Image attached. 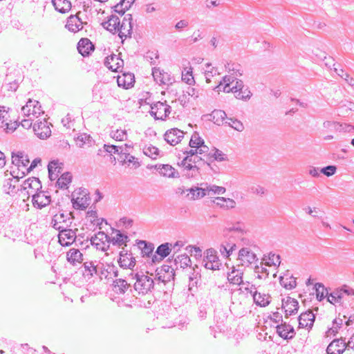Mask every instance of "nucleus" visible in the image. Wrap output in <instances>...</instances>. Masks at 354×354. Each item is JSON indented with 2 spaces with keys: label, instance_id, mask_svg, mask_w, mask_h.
<instances>
[{
  "label": "nucleus",
  "instance_id": "nucleus-1",
  "mask_svg": "<svg viewBox=\"0 0 354 354\" xmlns=\"http://www.w3.org/2000/svg\"><path fill=\"white\" fill-rule=\"evenodd\" d=\"M148 274H144L143 272H137L135 274L136 281L133 284V290H131L133 292V296L137 297V295H145L152 292V290L155 286V281Z\"/></svg>",
  "mask_w": 354,
  "mask_h": 354
},
{
  "label": "nucleus",
  "instance_id": "nucleus-2",
  "mask_svg": "<svg viewBox=\"0 0 354 354\" xmlns=\"http://www.w3.org/2000/svg\"><path fill=\"white\" fill-rule=\"evenodd\" d=\"M12 163L17 167V175H20L23 178L26 174H28V166L30 163V160L28 155L24 152L18 151L17 153H12Z\"/></svg>",
  "mask_w": 354,
  "mask_h": 354
},
{
  "label": "nucleus",
  "instance_id": "nucleus-3",
  "mask_svg": "<svg viewBox=\"0 0 354 354\" xmlns=\"http://www.w3.org/2000/svg\"><path fill=\"white\" fill-rule=\"evenodd\" d=\"M118 36L124 43L127 38H131L133 33V17L131 14H127L124 16L122 21H120L118 26Z\"/></svg>",
  "mask_w": 354,
  "mask_h": 354
},
{
  "label": "nucleus",
  "instance_id": "nucleus-4",
  "mask_svg": "<svg viewBox=\"0 0 354 354\" xmlns=\"http://www.w3.org/2000/svg\"><path fill=\"white\" fill-rule=\"evenodd\" d=\"M171 111V107L165 101V102H157L151 104L149 113L155 120H165Z\"/></svg>",
  "mask_w": 354,
  "mask_h": 354
},
{
  "label": "nucleus",
  "instance_id": "nucleus-5",
  "mask_svg": "<svg viewBox=\"0 0 354 354\" xmlns=\"http://www.w3.org/2000/svg\"><path fill=\"white\" fill-rule=\"evenodd\" d=\"M50 224L53 228L58 231L70 227L72 224L71 214L60 212L54 215Z\"/></svg>",
  "mask_w": 354,
  "mask_h": 354
},
{
  "label": "nucleus",
  "instance_id": "nucleus-6",
  "mask_svg": "<svg viewBox=\"0 0 354 354\" xmlns=\"http://www.w3.org/2000/svg\"><path fill=\"white\" fill-rule=\"evenodd\" d=\"M72 203L75 209H84L89 205V197L86 189H80L72 194Z\"/></svg>",
  "mask_w": 354,
  "mask_h": 354
},
{
  "label": "nucleus",
  "instance_id": "nucleus-7",
  "mask_svg": "<svg viewBox=\"0 0 354 354\" xmlns=\"http://www.w3.org/2000/svg\"><path fill=\"white\" fill-rule=\"evenodd\" d=\"M231 92L234 93L236 99L247 101L250 99L252 93L248 86H245L241 80H236L235 84L232 86Z\"/></svg>",
  "mask_w": 354,
  "mask_h": 354
},
{
  "label": "nucleus",
  "instance_id": "nucleus-8",
  "mask_svg": "<svg viewBox=\"0 0 354 354\" xmlns=\"http://www.w3.org/2000/svg\"><path fill=\"white\" fill-rule=\"evenodd\" d=\"M111 237L104 232H99L91 238V243L97 250L106 251L109 247Z\"/></svg>",
  "mask_w": 354,
  "mask_h": 354
},
{
  "label": "nucleus",
  "instance_id": "nucleus-9",
  "mask_svg": "<svg viewBox=\"0 0 354 354\" xmlns=\"http://www.w3.org/2000/svg\"><path fill=\"white\" fill-rule=\"evenodd\" d=\"M32 198V205L40 209L48 205L51 201L50 196L43 191L35 192Z\"/></svg>",
  "mask_w": 354,
  "mask_h": 354
},
{
  "label": "nucleus",
  "instance_id": "nucleus-10",
  "mask_svg": "<svg viewBox=\"0 0 354 354\" xmlns=\"http://www.w3.org/2000/svg\"><path fill=\"white\" fill-rule=\"evenodd\" d=\"M152 75L154 81L159 85L169 86L174 82L173 77L169 73L161 71L160 68H153Z\"/></svg>",
  "mask_w": 354,
  "mask_h": 354
},
{
  "label": "nucleus",
  "instance_id": "nucleus-11",
  "mask_svg": "<svg viewBox=\"0 0 354 354\" xmlns=\"http://www.w3.org/2000/svg\"><path fill=\"white\" fill-rule=\"evenodd\" d=\"M38 101L29 100L26 104L21 108L22 113L27 117L32 115L37 118L42 113L41 106H38Z\"/></svg>",
  "mask_w": 354,
  "mask_h": 354
},
{
  "label": "nucleus",
  "instance_id": "nucleus-12",
  "mask_svg": "<svg viewBox=\"0 0 354 354\" xmlns=\"http://www.w3.org/2000/svg\"><path fill=\"white\" fill-rule=\"evenodd\" d=\"M347 348L345 339H335L333 340L326 348L327 354H342Z\"/></svg>",
  "mask_w": 354,
  "mask_h": 354
},
{
  "label": "nucleus",
  "instance_id": "nucleus-13",
  "mask_svg": "<svg viewBox=\"0 0 354 354\" xmlns=\"http://www.w3.org/2000/svg\"><path fill=\"white\" fill-rule=\"evenodd\" d=\"M15 174V171H12L10 174L12 175V178L6 180L3 184L4 191L10 195L17 193V192L19 190L17 184L19 178L21 177H20V175H17Z\"/></svg>",
  "mask_w": 354,
  "mask_h": 354
},
{
  "label": "nucleus",
  "instance_id": "nucleus-14",
  "mask_svg": "<svg viewBox=\"0 0 354 354\" xmlns=\"http://www.w3.org/2000/svg\"><path fill=\"white\" fill-rule=\"evenodd\" d=\"M59 242L63 246H68L72 244L76 238V233L69 227L59 231Z\"/></svg>",
  "mask_w": 354,
  "mask_h": 354
},
{
  "label": "nucleus",
  "instance_id": "nucleus-15",
  "mask_svg": "<svg viewBox=\"0 0 354 354\" xmlns=\"http://www.w3.org/2000/svg\"><path fill=\"white\" fill-rule=\"evenodd\" d=\"M183 137L184 132L176 128L168 130L165 133V140L172 146L178 144Z\"/></svg>",
  "mask_w": 354,
  "mask_h": 354
},
{
  "label": "nucleus",
  "instance_id": "nucleus-16",
  "mask_svg": "<svg viewBox=\"0 0 354 354\" xmlns=\"http://www.w3.org/2000/svg\"><path fill=\"white\" fill-rule=\"evenodd\" d=\"M154 168L162 176L172 178L180 177L178 171L170 165L158 164L154 166Z\"/></svg>",
  "mask_w": 354,
  "mask_h": 354
},
{
  "label": "nucleus",
  "instance_id": "nucleus-17",
  "mask_svg": "<svg viewBox=\"0 0 354 354\" xmlns=\"http://www.w3.org/2000/svg\"><path fill=\"white\" fill-rule=\"evenodd\" d=\"M21 189L27 190L28 197L41 188V183L37 178H29L21 186Z\"/></svg>",
  "mask_w": 354,
  "mask_h": 354
},
{
  "label": "nucleus",
  "instance_id": "nucleus-18",
  "mask_svg": "<svg viewBox=\"0 0 354 354\" xmlns=\"http://www.w3.org/2000/svg\"><path fill=\"white\" fill-rule=\"evenodd\" d=\"M239 259L241 261L242 266H246L251 265L258 260L254 253L248 248H245L239 250Z\"/></svg>",
  "mask_w": 354,
  "mask_h": 354
},
{
  "label": "nucleus",
  "instance_id": "nucleus-19",
  "mask_svg": "<svg viewBox=\"0 0 354 354\" xmlns=\"http://www.w3.org/2000/svg\"><path fill=\"white\" fill-rule=\"evenodd\" d=\"M33 131L40 139H46L50 136L51 130L46 122H39L33 124Z\"/></svg>",
  "mask_w": 354,
  "mask_h": 354
},
{
  "label": "nucleus",
  "instance_id": "nucleus-20",
  "mask_svg": "<svg viewBox=\"0 0 354 354\" xmlns=\"http://www.w3.org/2000/svg\"><path fill=\"white\" fill-rule=\"evenodd\" d=\"M123 60L118 55L112 54L106 57L104 65L112 71L118 72L123 66Z\"/></svg>",
  "mask_w": 354,
  "mask_h": 354
},
{
  "label": "nucleus",
  "instance_id": "nucleus-21",
  "mask_svg": "<svg viewBox=\"0 0 354 354\" xmlns=\"http://www.w3.org/2000/svg\"><path fill=\"white\" fill-rule=\"evenodd\" d=\"M172 243H165L160 245L156 251V254L159 255L160 257H157L156 254L152 257V262L156 263L160 262L164 258L167 257L171 251Z\"/></svg>",
  "mask_w": 354,
  "mask_h": 354
},
{
  "label": "nucleus",
  "instance_id": "nucleus-22",
  "mask_svg": "<svg viewBox=\"0 0 354 354\" xmlns=\"http://www.w3.org/2000/svg\"><path fill=\"white\" fill-rule=\"evenodd\" d=\"M277 333L284 339H291L295 337V332L293 326L286 322L277 326Z\"/></svg>",
  "mask_w": 354,
  "mask_h": 354
},
{
  "label": "nucleus",
  "instance_id": "nucleus-23",
  "mask_svg": "<svg viewBox=\"0 0 354 354\" xmlns=\"http://www.w3.org/2000/svg\"><path fill=\"white\" fill-rule=\"evenodd\" d=\"M282 307L285 310L286 316L288 317L297 313L299 303L295 299L288 297L286 301L283 299Z\"/></svg>",
  "mask_w": 354,
  "mask_h": 354
},
{
  "label": "nucleus",
  "instance_id": "nucleus-24",
  "mask_svg": "<svg viewBox=\"0 0 354 354\" xmlns=\"http://www.w3.org/2000/svg\"><path fill=\"white\" fill-rule=\"evenodd\" d=\"M118 263L121 268L132 269L136 265V259L131 254H127V252L121 251Z\"/></svg>",
  "mask_w": 354,
  "mask_h": 354
},
{
  "label": "nucleus",
  "instance_id": "nucleus-25",
  "mask_svg": "<svg viewBox=\"0 0 354 354\" xmlns=\"http://www.w3.org/2000/svg\"><path fill=\"white\" fill-rule=\"evenodd\" d=\"M158 274L159 275L158 277L159 282L167 283L174 279V269L170 266L163 265Z\"/></svg>",
  "mask_w": 354,
  "mask_h": 354
},
{
  "label": "nucleus",
  "instance_id": "nucleus-26",
  "mask_svg": "<svg viewBox=\"0 0 354 354\" xmlns=\"http://www.w3.org/2000/svg\"><path fill=\"white\" fill-rule=\"evenodd\" d=\"M315 322V315L310 312L308 311L301 313L299 317V327L311 328Z\"/></svg>",
  "mask_w": 354,
  "mask_h": 354
},
{
  "label": "nucleus",
  "instance_id": "nucleus-27",
  "mask_svg": "<svg viewBox=\"0 0 354 354\" xmlns=\"http://www.w3.org/2000/svg\"><path fill=\"white\" fill-rule=\"evenodd\" d=\"M95 49L92 42L87 38H82L77 44V50L84 57L89 55L91 51Z\"/></svg>",
  "mask_w": 354,
  "mask_h": 354
},
{
  "label": "nucleus",
  "instance_id": "nucleus-28",
  "mask_svg": "<svg viewBox=\"0 0 354 354\" xmlns=\"http://www.w3.org/2000/svg\"><path fill=\"white\" fill-rule=\"evenodd\" d=\"M120 21V18L118 16L111 15L108 17L107 21L102 23V26L110 32L114 34L118 30Z\"/></svg>",
  "mask_w": 354,
  "mask_h": 354
},
{
  "label": "nucleus",
  "instance_id": "nucleus-29",
  "mask_svg": "<svg viewBox=\"0 0 354 354\" xmlns=\"http://www.w3.org/2000/svg\"><path fill=\"white\" fill-rule=\"evenodd\" d=\"M82 21L77 15H71L67 19L66 28L71 32H76L82 29Z\"/></svg>",
  "mask_w": 354,
  "mask_h": 354
},
{
  "label": "nucleus",
  "instance_id": "nucleus-30",
  "mask_svg": "<svg viewBox=\"0 0 354 354\" xmlns=\"http://www.w3.org/2000/svg\"><path fill=\"white\" fill-rule=\"evenodd\" d=\"M113 233L114 236L111 238L110 242L118 246L127 245V242L129 241V238L127 235L122 233L118 230H114Z\"/></svg>",
  "mask_w": 354,
  "mask_h": 354
},
{
  "label": "nucleus",
  "instance_id": "nucleus-31",
  "mask_svg": "<svg viewBox=\"0 0 354 354\" xmlns=\"http://www.w3.org/2000/svg\"><path fill=\"white\" fill-rule=\"evenodd\" d=\"M83 255L78 249L71 248L66 253L67 261L73 266H75L77 263H82Z\"/></svg>",
  "mask_w": 354,
  "mask_h": 354
},
{
  "label": "nucleus",
  "instance_id": "nucleus-32",
  "mask_svg": "<svg viewBox=\"0 0 354 354\" xmlns=\"http://www.w3.org/2000/svg\"><path fill=\"white\" fill-rule=\"evenodd\" d=\"M183 167L184 176L188 178H196L200 175V167L197 165L192 163L182 165Z\"/></svg>",
  "mask_w": 354,
  "mask_h": 354
},
{
  "label": "nucleus",
  "instance_id": "nucleus-33",
  "mask_svg": "<svg viewBox=\"0 0 354 354\" xmlns=\"http://www.w3.org/2000/svg\"><path fill=\"white\" fill-rule=\"evenodd\" d=\"M55 9L60 13H66L71 10V3L68 0H52Z\"/></svg>",
  "mask_w": 354,
  "mask_h": 354
},
{
  "label": "nucleus",
  "instance_id": "nucleus-34",
  "mask_svg": "<svg viewBox=\"0 0 354 354\" xmlns=\"http://www.w3.org/2000/svg\"><path fill=\"white\" fill-rule=\"evenodd\" d=\"M243 271L239 269H233L227 274V280L230 283L241 285L243 283Z\"/></svg>",
  "mask_w": 354,
  "mask_h": 354
},
{
  "label": "nucleus",
  "instance_id": "nucleus-35",
  "mask_svg": "<svg viewBox=\"0 0 354 354\" xmlns=\"http://www.w3.org/2000/svg\"><path fill=\"white\" fill-rule=\"evenodd\" d=\"M213 201L217 206L227 209L234 208L236 206V202L229 198L216 197Z\"/></svg>",
  "mask_w": 354,
  "mask_h": 354
},
{
  "label": "nucleus",
  "instance_id": "nucleus-36",
  "mask_svg": "<svg viewBox=\"0 0 354 354\" xmlns=\"http://www.w3.org/2000/svg\"><path fill=\"white\" fill-rule=\"evenodd\" d=\"M117 82L119 86L128 88L133 86V77L131 74H123L122 76L118 77Z\"/></svg>",
  "mask_w": 354,
  "mask_h": 354
},
{
  "label": "nucleus",
  "instance_id": "nucleus-37",
  "mask_svg": "<svg viewBox=\"0 0 354 354\" xmlns=\"http://www.w3.org/2000/svg\"><path fill=\"white\" fill-rule=\"evenodd\" d=\"M236 78H234L230 75H225L223 77V80L220 82V84L216 87L218 91H221V86L224 84L223 91L225 93H230L232 91L231 84L236 80Z\"/></svg>",
  "mask_w": 354,
  "mask_h": 354
},
{
  "label": "nucleus",
  "instance_id": "nucleus-38",
  "mask_svg": "<svg viewBox=\"0 0 354 354\" xmlns=\"http://www.w3.org/2000/svg\"><path fill=\"white\" fill-rule=\"evenodd\" d=\"M270 297L264 293L258 292L257 290L254 292L253 299L255 304L260 306H266L270 304Z\"/></svg>",
  "mask_w": 354,
  "mask_h": 354
},
{
  "label": "nucleus",
  "instance_id": "nucleus-39",
  "mask_svg": "<svg viewBox=\"0 0 354 354\" xmlns=\"http://www.w3.org/2000/svg\"><path fill=\"white\" fill-rule=\"evenodd\" d=\"M210 115L214 123L217 125L224 124L225 120L227 118L225 112L222 110H214Z\"/></svg>",
  "mask_w": 354,
  "mask_h": 354
},
{
  "label": "nucleus",
  "instance_id": "nucleus-40",
  "mask_svg": "<svg viewBox=\"0 0 354 354\" xmlns=\"http://www.w3.org/2000/svg\"><path fill=\"white\" fill-rule=\"evenodd\" d=\"M129 287L130 283L124 279H118L113 281L114 291L118 294H124Z\"/></svg>",
  "mask_w": 354,
  "mask_h": 354
},
{
  "label": "nucleus",
  "instance_id": "nucleus-41",
  "mask_svg": "<svg viewBox=\"0 0 354 354\" xmlns=\"http://www.w3.org/2000/svg\"><path fill=\"white\" fill-rule=\"evenodd\" d=\"M83 275L91 279L97 272L96 266L93 261H86L83 264Z\"/></svg>",
  "mask_w": 354,
  "mask_h": 354
},
{
  "label": "nucleus",
  "instance_id": "nucleus-42",
  "mask_svg": "<svg viewBox=\"0 0 354 354\" xmlns=\"http://www.w3.org/2000/svg\"><path fill=\"white\" fill-rule=\"evenodd\" d=\"M191 263V259L187 254L178 255L174 259V264L176 266V269L178 266L181 268H185L189 266Z\"/></svg>",
  "mask_w": 354,
  "mask_h": 354
},
{
  "label": "nucleus",
  "instance_id": "nucleus-43",
  "mask_svg": "<svg viewBox=\"0 0 354 354\" xmlns=\"http://www.w3.org/2000/svg\"><path fill=\"white\" fill-rule=\"evenodd\" d=\"M58 161H51L48 165V176L50 180H54L57 177V173L60 172L61 167L58 166Z\"/></svg>",
  "mask_w": 354,
  "mask_h": 354
},
{
  "label": "nucleus",
  "instance_id": "nucleus-44",
  "mask_svg": "<svg viewBox=\"0 0 354 354\" xmlns=\"http://www.w3.org/2000/svg\"><path fill=\"white\" fill-rule=\"evenodd\" d=\"M72 175L66 172L61 175V176L57 180V186L60 189H65L68 187V185L71 182Z\"/></svg>",
  "mask_w": 354,
  "mask_h": 354
},
{
  "label": "nucleus",
  "instance_id": "nucleus-45",
  "mask_svg": "<svg viewBox=\"0 0 354 354\" xmlns=\"http://www.w3.org/2000/svg\"><path fill=\"white\" fill-rule=\"evenodd\" d=\"M316 291V297L318 301H322L325 297L328 298V292L327 288L324 287L322 283H316L315 284Z\"/></svg>",
  "mask_w": 354,
  "mask_h": 354
},
{
  "label": "nucleus",
  "instance_id": "nucleus-46",
  "mask_svg": "<svg viewBox=\"0 0 354 354\" xmlns=\"http://www.w3.org/2000/svg\"><path fill=\"white\" fill-rule=\"evenodd\" d=\"M192 163L193 165H197L198 167L201 165L209 164L205 161V160L199 156V154H196L193 157L188 158H184L181 162L182 165H185V164Z\"/></svg>",
  "mask_w": 354,
  "mask_h": 354
},
{
  "label": "nucleus",
  "instance_id": "nucleus-47",
  "mask_svg": "<svg viewBox=\"0 0 354 354\" xmlns=\"http://www.w3.org/2000/svg\"><path fill=\"white\" fill-rule=\"evenodd\" d=\"M207 189L205 187H192L188 189L189 193L192 194L191 198L193 200H196L201 198L204 197L207 194Z\"/></svg>",
  "mask_w": 354,
  "mask_h": 354
},
{
  "label": "nucleus",
  "instance_id": "nucleus-48",
  "mask_svg": "<svg viewBox=\"0 0 354 354\" xmlns=\"http://www.w3.org/2000/svg\"><path fill=\"white\" fill-rule=\"evenodd\" d=\"M138 244L143 256L149 257L150 254H152L153 250L152 244L147 243L145 241H140Z\"/></svg>",
  "mask_w": 354,
  "mask_h": 354
},
{
  "label": "nucleus",
  "instance_id": "nucleus-49",
  "mask_svg": "<svg viewBox=\"0 0 354 354\" xmlns=\"http://www.w3.org/2000/svg\"><path fill=\"white\" fill-rule=\"evenodd\" d=\"M225 122L230 127L239 132L243 131L244 129V126L243 123L236 119L229 118H227V120Z\"/></svg>",
  "mask_w": 354,
  "mask_h": 354
},
{
  "label": "nucleus",
  "instance_id": "nucleus-50",
  "mask_svg": "<svg viewBox=\"0 0 354 354\" xmlns=\"http://www.w3.org/2000/svg\"><path fill=\"white\" fill-rule=\"evenodd\" d=\"M205 189H207V194L209 195L210 193L214 194H223L226 192V189L224 187H220L215 185H205Z\"/></svg>",
  "mask_w": 354,
  "mask_h": 354
},
{
  "label": "nucleus",
  "instance_id": "nucleus-51",
  "mask_svg": "<svg viewBox=\"0 0 354 354\" xmlns=\"http://www.w3.org/2000/svg\"><path fill=\"white\" fill-rule=\"evenodd\" d=\"M122 165L128 163L129 165L132 163L133 167L136 169L140 166L138 159L133 156L130 155V153H126V156L124 157L122 160L119 161Z\"/></svg>",
  "mask_w": 354,
  "mask_h": 354
},
{
  "label": "nucleus",
  "instance_id": "nucleus-52",
  "mask_svg": "<svg viewBox=\"0 0 354 354\" xmlns=\"http://www.w3.org/2000/svg\"><path fill=\"white\" fill-rule=\"evenodd\" d=\"M143 153L152 159H156L158 155L159 150L157 147L150 145L144 147Z\"/></svg>",
  "mask_w": 354,
  "mask_h": 354
},
{
  "label": "nucleus",
  "instance_id": "nucleus-53",
  "mask_svg": "<svg viewBox=\"0 0 354 354\" xmlns=\"http://www.w3.org/2000/svg\"><path fill=\"white\" fill-rule=\"evenodd\" d=\"M342 298V292L341 290H337L331 293H328V301L332 304H335L341 301Z\"/></svg>",
  "mask_w": 354,
  "mask_h": 354
},
{
  "label": "nucleus",
  "instance_id": "nucleus-54",
  "mask_svg": "<svg viewBox=\"0 0 354 354\" xmlns=\"http://www.w3.org/2000/svg\"><path fill=\"white\" fill-rule=\"evenodd\" d=\"M280 283L281 286H283L285 288L291 290L296 287L297 282L296 279L295 278L290 277V278H280Z\"/></svg>",
  "mask_w": 354,
  "mask_h": 354
},
{
  "label": "nucleus",
  "instance_id": "nucleus-55",
  "mask_svg": "<svg viewBox=\"0 0 354 354\" xmlns=\"http://www.w3.org/2000/svg\"><path fill=\"white\" fill-rule=\"evenodd\" d=\"M91 142L90 136L86 133L80 134L76 139V144L80 148L84 147L86 144L90 145Z\"/></svg>",
  "mask_w": 354,
  "mask_h": 354
},
{
  "label": "nucleus",
  "instance_id": "nucleus-56",
  "mask_svg": "<svg viewBox=\"0 0 354 354\" xmlns=\"http://www.w3.org/2000/svg\"><path fill=\"white\" fill-rule=\"evenodd\" d=\"M111 136L118 141L125 140L127 138V134L125 130L117 129L111 132Z\"/></svg>",
  "mask_w": 354,
  "mask_h": 354
},
{
  "label": "nucleus",
  "instance_id": "nucleus-57",
  "mask_svg": "<svg viewBox=\"0 0 354 354\" xmlns=\"http://www.w3.org/2000/svg\"><path fill=\"white\" fill-rule=\"evenodd\" d=\"M204 143V140L199 136L197 133H194L189 140V145L191 148H195L196 147H199Z\"/></svg>",
  "mask_w": 354,
  "mask_h": 354
},
{
  "label": "nucleus",
  "instance_id": "nucleus-58",
  "mask_svg": "<svg viewBox=\"0 0 354 354\" xmlns=\"http://www.w3.org/2000/svg\"><path fill=\"white\" fill-rule=\"evenodd\" d=\"M216 253V252L214 249L207 250L206 256L204 258V261H210L211 263H221Z\"/></svg>",
  "mask_w": 354,
  "mask_h": 354
},
{
  "label": "nucleus",
  "instance_id": "nucleus-59",
  "mask_svg": "<svg viewBox=\"0 0 354 354\" xmlns=\"http://www.w3.org/2000/svg\"><path fill=\"white\" fill-rule=\"evenodd\" d=\"M266 264L268 266H279L280 264V256L274 253H270L268 255V259L266 262Z\"/></svg>",
  "mask_w": 354,
  "mask_h": 354
},
{
  "label": "nucleus",
  "instance_id": "nucleus-60",
  "mask_svg": "<svg viewBox=\"0 0 354 354\" xmlns=\"http://www.w3.org/2000/svg\"><path fill=\"white\" fill-rule=\"evenodd\" d=\"M182 80L189 85L192 84L194 82V79L192 75V68H189V70L187 71L186 73H182Z\"/></svg>",
  "mask_w": 354,
  "mask_h": 354
},
{
  "label": "nucleus",
  "instance_id": "nucleus-61",
  "mask_svg": "<svg viewBox=\"0 0 354 354\" xmlns=\"http://www.w3.org/2000/svg\"><path fill=\"white\" fill-rule=\"evenodd\" d=\"M336 167L333 165H329L320 169V172L324 174L325 176L329 177L333 176L336 171Z\"/></svg>",
  "mask_w": 354,
  "mask_h": 354
},
{
  "label": "nucleus",
  "instance_id": "nucleus-62",
  "mask_svg": "<svg viewBox=\"0 0 354 354\" xmlns=\"http://www.w3.org/2000/svg\"><path fill=\"white\" fill-rule=\"evenodd\" d=\"M130 148L131 147L127 144L124 145V147L122 146H119V153H118V155L119 156L118 158V161L124 158V157L126 156V153H129Z\"/></svg>",
  "mask_w": 354,
  "mask_h": 354
},
{
  "label": "nucleus",
  "instance_id": "nucleus-63",
  "mask_svg": "<svg viewBox=\"0 0 354 354\" xmlns=\"http://www.w3.org/2000/svg\"><path fill=\"white\" fill-rule=\"evenodd\" d=\"M103 148L106 152L110 153L111 155H112L113 153L118 154V153H119V146L113 145H109L105 144L104 145Z\"/></svg>",
  "mask_w": 354,
  "mask_h": 354
},
{
  "label": "nucleus",
  "instance_id": "nucleus-64",
  "mask_svg": "<svg viewBox=\"0 0 354 354\" xmlns=\"http://www.w3.org/2000/svg\"><path fill=\"white\" fill-rule=\"evenodd\" d=\"M250 192L252 194L263 196L266 194V189L260 185H254L250 187Z\"/></svg>",
  "mask_w": 354,
  "mask_h": 354
}]
</instances>
